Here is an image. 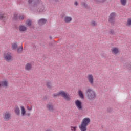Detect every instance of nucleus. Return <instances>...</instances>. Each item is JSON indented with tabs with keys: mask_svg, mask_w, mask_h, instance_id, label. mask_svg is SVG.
I'll list each match as a JSON object with an SVG mask.
<instances>
[{
	"mask_svg": "<svg viewBox=\"0 0 131 131\" xmlns=\"http://www.w3.org/2000/svg\"><path fill=\"white\" fill-rule=\"evenodd\" d=\"M77 127L76 126H71V130L72 131H76V128H77Z\"/></svg>",
	"mask_w": 131,
	"mask_h": 131,
	"instance_id": "obj_31",
	"label": "nucleus"
},
{
	"mask_svg": "<svg viewBox=\"0 0 131 131\" xmlns=\"http://www.w3.org/2000/svg\"><path fill=\"white\" fill-rule=\"evenodd\" d=\"M109 33L111 35H115V31L113 29H111L108 31Z\"/></svg>",
	"mask_w": 131,
	"mask_h": 131,
	"instance_id": "obj_27",
	"label": "nucleus"
},
{
	"mask_svg": "<svg viewBox=\"0 0 131 131\" xmlns=\"http://www.w3.org/2000/svg\"><path fill=\"white\" fill-rule=\"evenodd\" d=\"M60 96L62 97V98H64L66 100H67V101H69L70 100L69 94L63 90H61L58 93L53 95V98H56V97H60Z\"/></svg>",
	"mask_w": 131,
	"mask_h": 131,
	"instance_id": "obj_3",
	"label": "nucleus"
},
{
	"mask_svg": "<svg viewBox=\"0 0 131 131\" xmlns=\"http://www.w3.org/2000/svg\"><path fill=\"white\" fill-rule=\"evenodd\" d=\"M91 122V119L90 118H84L81 123V125L79 126V127L81 131H86V126L90 124Z\"/></svg>",
	"mask_w": 131,
	"mask_h": 131,
	"instance_id": "obj_2",
	"label": "nucleus"
},
{
	"mask_svg": "<svg viewBox=\"0 0 131 131\" xmlns=\"http://www.w3.org/2000/svg\"><path fill=\"white\" fill-rule=\"evenodd\" d=\"M121 4L122 6H125L126 5L127 1L126 0H120Z\"/></svg>",
	"mask_w": 131,
	"mask_h": 131,
	"instance_id": "obj_29",
	"label": "nucleus"
},
{
	"mask_svg": "<svg viewBox=\"0 0 131 131\" xmlns=\"http://www.w3.org/2000/svg\"><path fill=\"white\" fill-rule=\"evenodd\" d=\"M126 25V26H130V25H131V18H128L127 19Z\"/></svg>",
	"mask_w": 131,
	"mask_h": 131,
	"instance_id": "obj_28",
	"label": "nucleus"
},
{
	"mask_svg": "<svg viewBox=\"0 0 131 131\" xmlns=\"http://www.w3.org/2000/svg\"><path fill=\"white\" fill-rule=\"evenodd\" d=\"M28 115L29 116L30 114H28Z\"/></svg>",
	"mask_w": 131,
	"mask_h": 131,
	"instance_id": "obj_44",
	"label": "nucleus"
},
{
	"mask_svg": "<svg viewBox=\"0 0 131 131\" xmlns=\"http://www.w3.org/2000/svg\"><path fill=\"white\" fill-rule=\"evenodd\" d=\"M112 111V108L111 107H108L107 109V112H108V113L111 112Z\"/></svg>",
	"mask_w": 131,
	"mask_h": 131,
	"instance_id": "obj_34",
	"label": "nucleus"
},
{
	"mask_svg": "<svg viewBox=\"0 0 131 131\" xmlns=\"http://www.w3.org/2000/svg\"><path fill=\"white\" fill-rule=\"evenodd\" d=\"M97 25H98V23H97V21L92 20L91 22V26L93 27H97Z\"/></svg>",
	"mask_w": 131,
	"mask_h": 131,
	"instance_id": "obj_24",
	"label": "nucleus"
},
{
	"mask_svg": "<svg viewBox=\"0 0 131 131\" xmlns=\"http://www.w3.org/2000/svg\"><path fill=\"white\" fill-rule=\"evenodd\" d=\"M12 50L16 51L18 49V45H17V42H15L14 43L12 44L11 47Z\"/></svg>",
	"mask_w": 131,
	"mask_h": 131,
	"instance_id": "obj_20",
	"label": "nucleus"
},
{
	"mask_svg": "<svg viewBox=\"0 0 131 131\" xmlns=\"http://www.w3.org/2000/svg\"><path fill=\"white\" fill-rule=\"evenodd\" d=\"M56 2H58V0H55Z\"/></svg>",
	"mask_w": 131,
	"mask_h": 131,
	"instance_id": "obj_43",
	"label": "nucleus"
},
{
	"mask_svg": "<svg viewBox=\"0 0 131 131\" xmlns=\"http://www.w3.org/2000/svg\"><path fill=\"white\" fill-rule=\"evenodd\" d=\"M47 19L45 18H41L38 20V25L41 26L45 25L46 23H47Z\"/></svg>",
	"mask_w": 131,
	"mask_h": 131,
	"instance_id": "obj_12",
	"label": "nucleus"
},
{
	"mask_svg": "<svg viewBox=\"0 0 131 131\" xmlns=\"http://www.w3.org/2000/svg\"><path fill=\"white\" fill-rule=\"evenodd\" d=\"M46 86L49 90H51V89L53 88V86H52V82L51 81H47Z\"/></svg>",
	"mask_w": 131,
	"mask_h": 131,
	"instance_id": "obj_18",
	"label": "nucleus"
},
{
	"mask_svg": "<svg viewBox=\"0 0 131 131\" xmlns=\"http://www.w3.org/2000/svg\"><path fill=\"white\" fill-rule=\"evenodd\" d=\"M46 131H51V130H46Z\"/></svg>",
	"mask_w": 131,
	"mask_h": 131,
	"instance_id": "obj_41",
	"label": "nucleus"
},
{
	"mask_svg": "<svg viewBox=\"0 0 131 131\" xmlns=\"http://www.w3.org/2000/svg\"><path fill=\"white\" fill-rule=\"evenodd\" d=\"M86 96L87 99L90 100V101H93L97 98V95L96 94V92L93 90L92 88H88L86 90Z\"/></svg>",
	"mask_w": 131,
	"mask_h": 131,
	"instance_id": "obj_1",
	"label": "nucleus"
},
{
	"mask_svg": "<svg viewBox=\"0 0 131 131\" xmlns=\"http://www.w3.org/2000/svg\"><path fill=\"white\" fill-rule=\"evenodd\" d=\"M36 8H38L39 12H43L45 11V6L42 5V2L40 1L39 4L36 6Z\"/></svg>",
	"mask_w": 131,
	"mask_h": 131,
	"instance_id": "obj_11",
	"label": "nucleus"
},
{
	"mask_svg": "<svg viewBox=\"0 0 131 131\" xmlns=\"http://www.w3.org/2000/svg\"><path fill=\"white\" fill-rule=\"evenodd\" d=\"M3 58L6 62H12V61H13V56H12L11 52L4 54Z\"/></svg>",
	"mask_w": 131,
	"mask_h": 131,
	"instance_id": "obj_4",
	"label": "nucleus"
},
{
	"mask_svg": "<svg viewBox=\"0 0 131 131\" xmlns=\"http://www.w3.org/2000/svg\"><path fill=\"white\" fill-rule=\"evenodd\" d=\"M32 24V21L30 19H28L26 22V25L28 26V27H31V25Z\"/></svg>",
	"mask_w": 131,
	"mask_h": 131,
	"instance_id": "obj_22",
	"label": "nucleus"
},
{
	"mask_svg": "<svg viewBox=\"0 0 131 131\" xmlns=\"http://www.w3.org/2000/svg\"><path fill=\"white\" fill-rule=\"evenodd\" d=\"M78 96L81 99H84V95H83V93H82V91L81 90H79L78 92Z\"/></svg>",
	"mask_w": 131,
	"mask_h": 131,
	"instance_id": "obj_23",
	"label": "nucleus"
},
{
	"mask_svg": "<svg viewBox=\"0 0 131 131\" xmlns=\"http://www.w3.org/2000/svg\"><path fill=\"white\" fill-rule=\"evenodd\" d=\"M116 14L115 12H112L108 18V22L111 23L112 25H114V23L115 22V16Z\"/></svg>",
	"mask_w": 131,
	"mask_h": 131,
	"instance_id": "obj_6",
	"label": "nucleus"
},
{
	"mask_svg": "<svg viewBox=\"0 0 131 131\" xmlns=\"http://www.w3.org/2000/svg\"><path fill=\"white\" fill-rule=\"evenodd\" d=\"M33 47H34L35 49L36 48V46H34Z\"/></svg>",
	"mask_w": 131,
	"mask_h": 131,
	"instance_id": "obj_40",
	"label": "nucleus"
},
{
	"mask_svg": "<svg viewBox=\"0 0 131 131\" xmlns=\"http://www.w3.org/2000/svg\"><path fill=\"white\" fill-rule=\"evenodd\" d=\"M20 109H21V116H25V114H26V111H25V108H24V106H21Z\"/></svg>",
	"mask_w": 131,
	"mask_h": 131,
	"instance_id": "obj_19",
	"label": "nucleus"
},
{
	"mask_svg": "<svg viewBox=\"0 0 131 131\" xmlns=\"http://www.w3.org/2000/svg\"><path fill=\"white\" fill-rule=\"evenodd\" d=\"M74 5H75V6H78V3H77V2H75L74 3Z\"/></svg>",
	"mask_w": 131,
	"mask_h": 131,
	"instance_id": "obj_38",
	"label": "nucleus"
},
{
	"mask_svg": "<svg viewBox=\"0 0 131 131\" xmlns=\"http://www.w3.org/2000/svg\"><path fill=\"white\" fill-rule=\"evenodd\" d=\"M19 31H25L27 28L26 27H25V26L20 25L19 26Z\"/></svg>",
	"mask_w": 131,
	"mask_h": 131,
	"instance_id": "obj_26",
	"label": "nucleus"
},
{
	"mask_svg": "<svg viewBox=\"0 0 131 131\" xmlns=\"http://www.w3.org/2000/svg\"><path fill=\"white\" fill-rule=\"evenodd\" d=\"M14 112L15 114L20 115V108L18 106H15L14 108Z\"/></svg>",
	"mask_w": 131,
	"mask_h": 131,
	"instance_id": "obj_17",
	"label": "nucleus"
},
{
	"mask_svg": "<svg viewBox=\"0 0 131 131\" xmlns=\"http://www.w3.org/2000/svg\"><path fill=\"white\" fill-rule=\"evenodd\" d=\"M46 108L48 111L50 112H53L55 110V107H54V104L52 102H49L46 104Z\"/></svg>",
	"mask_w": 131,
	"mask_h": 131,
	"instance_id": "obj_9",
	"label": "nucleus"
},
{
	"mask_svg": "<svg viewBox=\"0 0 131 131\" xmlns=\"http://www.w3.org/2000/svg\"><path fill=\"white\" fill-rule=\"evenodd\" d=\"M17 53L18 54H22L23 52V46H20L17 49Z\"/></svg>",
	"mask_w": 131,
	"mask_h": 131,
	"instance_id": "obj_25",
	"label": "nucleus"
},
{
	"mask_svg": "<svg viewBox=\"0 0 131 131\" xmlns=\"http://www.w3.org/2000/svg\"><path fill=\"white\" fill-rule=\"evenodd\" d=\"M112 52L113 54L114 55H116L117 54H118L119 50H118V48H114L112 50Z\"/></svg>",
	"mask_w": 131,
	"mask_h": 131,
	"instance_id": "obj_21",
	"label": "nucleus"
},
{
	"mask_svg": "<svg viewBox=\"0 0 131 131\" xmlns=\"http://www.w3.org/2000/svg\"><path fill=\"white\" fill-rule=\"evenodd\" d=\"M19 18L20 20H24V16H23V15H20L19 16Z\"/></svg>",
	"mask_w": 131,
	"mask_h": 131,
	"instance_id": "obj_35",
	"label": "nucleus"
},
{
	"mask_svg": "<svg viewBox=\"0 0 131 131\" xmlns=\"http://www.w3.org/2000/svg\"><path fill=\"white\" fill-rule=\"evenodd\" d=\"M48 99V97L45 96L43 97V101H47V100Z\"/></svg>",
	"mask_w": 131,
	"mask_h": 131,
	"instance_id": "obj_36",
	"label": "nucleus"
},
{
	"mask_svg": "<svg viewBox=\"0 0 131 131\" xmlns=\"http://www.w3.org/2000/svg\"><path fill=\"white\" fill-rule=\"evenodd\" d=\"M76 107L77 108L79 111H82L83 107H82V103L80 100H77L75 101Z\"/></svg>",
	"mask_w": 131,
	"mask_h": 131,
	"instance_id": "obj_7",
	"label": "nucleus"
},
{
	"mask_svg": "<svg viewBox=\"0 0 131 131\" xmlns=\"http://www.w3.org/2000/svg\"><path fill=\"white\" fill-rule=\"evenodd\" d=\"M32 68V66H31V64L30 63H28L26 64L25 67V70H27L28 71H29V70H31V68Z\"/></svg>",
	"mask_w": 131,
	"mask_h": 131,
	"instance_id": "obj_14",
	"label": "nucleus"
},
{
	"mask_svg": "<svg viewBox=\"0 0 131 131\" xmlns=\"http://www.w3.org/2000/svg\"><path fill=\"white\" fill-rule=\"evenodd\" d=\"M1 84L3 88H5V89L8 88V81H3Z\"/></svg>",
	"mask_w": 131,
	"mask_h": 131,
	"instance_id": "obj_16",
	"label": "nucleus"
},
{
	"mask_svg": "<svg viewBox=\"0 0 131 131\" xmlns=\"http://www.w3.org/2000/svg\"><path fill=\"white\" fill-rule=\"evenodd\" d=\"M1 86H2V84L0 83V88H1Z\"/></svg>",
	"mask_w": 131,
	"mask_h": 131,
	"instance_id": "obj_42",
	"label": "nucleus"
},
{
	"mask_svg": "<svg viewBox=\"0 0 131 131\" xmlns=\"http://www.w3.org/2000/svg\"><path fill=\"white\" fill-rule=\"evenodd\" d=\"M12 117V114L9 111H6L3 113V119L5 121H9Z\"/></svg>",
	"mask_w": 131,
	"mask_h": 131,
	"instance_id": "obj_5",
	"label": "nucleus"
},
{
	"mask_svg": "<svg viewBox=\"0 0 131 131\" xmlns=\"http://www.w3.org/2000/svg\"><path fill=\"white\" fill-rule=\"evenodd\" d=\"M97 3H105L106 0H95Z\"/></svg>",
	"mask_w": 131,
	"mask_h": 131,
	"instance_id": "obj_32",
	"label": "nucleus"
},
{
	"mask_svg": "<svg viewBox=\"0 0 131 131\" xmlns=\"http://www.w3.org/2000/svg\"><path fill=\"white\" fill-rule=\"evenodd\" d=\"M13 20H18V15H17L16 14H15L14 15Z\"/></svg>",
	"mask_w": 131,
	"mask_h": 131,
	"instance_id": "obj_33",
	"label": "nucleus"
},
{
	"mask_svg": "<svg viewBox=\"0 0 131 131\" xmlns=\"http://www.w3.org/2000/svg\"><path fill=\"white\" fill-rule=\"evenodd\" d=\"M64 21L66 23H70L72 21V18L70 16H66L64 18Z\"/></svg>",
	"mask_w": 131,
	"mask_h": 131,
	"instance_id": "obj_13",
	"label": "nucleus"
},
{
	"mask_svg": "<svg viewBox=\"0 0 131 131\" xmlns=\"http://www.w3.org/2000/svg\"><path fill=\"white\" fill-rule=\"evenodd\" d=\"M81 5L82 6V7H83L84 8H85L86 9V8H88V4H86V3H84V2H82L81 3Z\"/></svg>",
	"mask_w": 131,
	"mask_h": 131,
	"instance_id": "obj_30",
	"label": "nucleus"
},
{
	"mask_svg": "<svg viewBox=\"0 0 131 131\" xmlns=\"http://www.w3.org/2000/svg\"><path fill=\"white\" fill-rule=\"evenodd\" d=\"M49 38H50V39H52V37L51 36H50V37H49Z\"/></svg>",
	"mask_w": 131,
	"mask_h": 131,
	"instance_id": "obj_39",
	"label": "nucleus"
},
{
	"mask_svg": "<svg viewBox=\"0 0 131 131\" xmlns=\"http://www.w3.org/2000/svg\"><path fill=\"white\" fill-rule=\"evenodd\" d=\"M0 20L3 21V22H5L6 21V16L4 13L0 12Z\"/></svg>",
	"mask_w": 131,
	"mask_h": 131,
	"instance_id": "obj_15",
	"label": "nucleus"
},
{
	"mask_svg": "<svg viewBox=\"0 0 131 131\" xmlns=\"http://www.w3.org/2000/svg\"><path fill=\"white\" fill-rule=\"evenodd\" d=\"M40 0H28V3L29 5H31L35 8L38 5L39 3H40Z\"/></svg>",
	"mask_w": 131,
	"mask_h": 131,
	"instance_id": "obj_8",
	"label": "nucleus"
},
{
	"mask_svg": "<svg viewBox=\"0 0 131 131\" xmlns=\"http://www.w3.org/2000/svg\"><path fill=\"white\" fill-rule=\"evenodd\" d=\"M27 109L29 110V111H30V110H32V107H28L27 106Z\"/></svg>",
	"mask_w": 131,
	"mask_h": 131,
	"instance_id": "obj_37",
	"label": "nucleus"
},
{
	"mask_svg": "<svg viewBox=\"0 0 131 131\" xmlns=\"http://www.w3.org/2000/svg\"><path fill=\"white\" fill-rule=\"evenodd\" d=\"M87 79H88V81L91 85L94 84V76L92 74H88L87 75Z\"/></svg>",
	"mask_w": 131,
	"mask_h": 131,
	"instance_id": "obj_10",
	"label": "nucleus"
}]
</instances>
